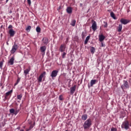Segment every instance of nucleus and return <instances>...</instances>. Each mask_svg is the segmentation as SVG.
Listing matches in <instances>:
<instances>
[{
  "mask_svg": "<svg viewBox=\"0 0 131 131\" xmlns=\"http://www.w3.org/2000/svg\"><path fill=\"white\" fill-rule=\"evenodd\" d=\"M81 119L82 120H86V119H88V115L86 114L82 115Z\"/></svg>",
  "mask_w": 131,
  "mask_h": 131,
  "instance_id": "obj_21",
  "label": "nucleus"
},
{
  "mask_svg": "<svg viewBox=\"0 0 131 131\" xmlns=\"http://www.w3.org/2000/svg\"><path fill=\"white\" fill-rule=\"evenodd\" d=\"M121 128H124L126 130H127L129 128V122L128 121H125L123 122L121 125Z\"/></svg>",
  "mask_w": 131,
  "mask_h": 131,
  "instance_id": "obj_2",
  "label": "nucleus"
},
{
  "mask_svg": "<svg viewBox=\"0 0 131 131\" xmlns=\"http://www.w3.org/2000/svg\"><path fill=\"white\" fill-rule=\"evenodd\" d=\"M91 126H92V119L89 118L84 122L83 127L84 129H89Z\"/></svg>",
  "mask_w": 131,
  "mask_h": 131,
  "instance_id": "obj_1",
  "label": "nucleus"
},
{
  "mask_svg": "<svg viewBox=\"0 0 131 131\" xmlns=\"http://www.w3.org/2000/svg\"><path fill=\"white\" fill-rule=\"evenodd\" d=\"M3 65H4V62L3 61H0V69H3Z\"/></svg>",
  "mask_w": 131,
  "mask_h": 131,
  "instance_id": "obj_33",
  "label": "nucleus"
},
{
  "mask_svg": "<svg viewBox=\"0 0 131 131\" xmlns=\"http://www.w3.org/2000/svg\"><path fill=\"white\" fill-rule=\"evenodd\" d=\"M58 99L59 101H63L64 100V98H63V95H59Z\"/></svg>",
  "mask_w": 131,
  "mask_h": 131,
  "instance_id": "obj_30",
  "label": "nucleus"
},
{
  "mask_svg": "<svg viewBox=\"0 0 131 131\" xmlns=\"http://www.w3.org/2000/svg\"><path fill=\"white\" fill-rule=\"evenodd\" d=\"M17 84H18V82H17L14 84V85H17Z\"/></svg>",
  "mask_w": 131,
  "mask_h": 131,
  "instance_id": "obj_46",
  "label": "nucleus"
},
{
  "mask_svg": "<svg viewBox=\"0 0 131 131\" xmlns=\"http://www.w3.org/2000/svg\"><path fill=\"white\" fill-rule=\"evenodd\" d=\"M46 74H47V73L46 72H43V73H42L40 76H39L38 78V81L39 82H41V81H42V78L44 76H46Z\"/></svg>",
  "mask_w": 131,
  "mask_h": 131,
  "instance_id": "obj_7",
  "label": "nucleus"
},
{
  "mask_svg": "<svg viewBox=\"0 0 131 131\" xmlns=\"http://www.w3.org/2000/svg\"><path fill=\"white\" fill-rule=\"evenodd\" d=\"M60 9H61V7H59V8L58 9H57V10L59 11V10H60Z\"/></svg>",
  "mask_w": 131,
  "mask_h": 131,
  "instance_id": "obj_48",
  "label": "nucleus"
},
{
  "mask_svg": "<svg viewBox=\"0 0 131 131\" xmlns=\"http://www.w3.org/2000/svg\"><path fill=\"white\" fill-rule=\"evenodd\" d=\"M97 81V80H95V79L91 80L90 82V83L88 84V88L91 89L92 86H93L94 84H96Z\"/></svg>",
  "mask_w": 131,
  "mask_h": 131,
  "instance_id": "obj_8",
  "label": "nucleus"
},
{
  "mask_svg": "<svg viewBox=\"0 0 131 131\" xmlns=\"http://www.w3.org/2000/svg\"><path fill=\"white\" fill-rule=\"evenodd\" d=\"M10 113H11L12 114H14V113H15V110L14 108H11L10 110L9 111Z\"/></svg>",
  "mask_w": 131,
  "mask_h": 131,
  "instance_id": "obj_31",
  "label": "nucleus"
},
{
  "mask_svg": "<svg viewBox=\"0 0 131 131\" xmlns=\"http://www.w3.org/2000/svg\"><path fill=\"white\" fill-rule=\"evenodd\" d=\"M9 33L10 34V36L13 37V36L15 35V33H16V32H15V31H14L13 29H10L9 31Z\"/></svg>",
  "mask_w": 131,
  "mask_h": 131,
  "instance_id": "obj_12",
  "label": "nucleus"
},
{
  "mask_svg": "<svg viewBox=\"0 0 131 131\" xmlns=\"http://www.w3.org/2000/svg\"><path fill=\"white\" fill-rule=\"evenodd\" d=\"M124 83L122 86H121V89H128L129 86L128 85V82L127 81L124 80Z\"/></svg>",
  "mask_w": 131,
  "mask_h": 131,
  "instance_id": "obj_9",
  "label": "nucleus"
},
{
  "mask_svg": "<svg viewBox=\"0 0 131 131\" xmlns=\"http://www.w3.org/2000/svg\"><path fill=\"white\" fill-rule=\"evenodd\" d=\"M92 28L93 31H96L97 30V23L96 21H94L92 25Z\"/></svg>",
  "mask_w": 131,
  "mask_h": 131,
  "instance_id": "obj_14",
  "label": "nucleus"
},
{
  "mask_svg": "<svg viewBox=\"0 0 131 131\" xmlns=\"http://www.w3.org/2000/svg\"><path fill=\"white\" fill-rule=\"evenodd\" d=\"M76 85H74L73 87L71 88L70 89V93L72 94H74V92L76 90Z\"/></svg>",
  "mask_w": 131,
  "mask_h": 131,
  "instance_id": "obj_15",
  "label": "nucleus"
},
{
  "mask_svg": "<svg viewBox=\"0 0 131 131\" xmlns=\"http://www.w3.org/2000/svg\"><path fill=\"white\" fill-rule=\"evenodd\" d=\"M67 54V53H66V52L62 53L61 56H62V58L63 59H64V58H65V56H66Z\"/></svg>",
  "mask_w": 131,
  "mask_h": 131,
  "instance_id": "obj_32",
  "label": "nucleus"
},
{
  "mask_svg": "<svg viewBox=\"0 0 131 131\" xmlns=\"http://www.w3.org/2000/svg\"><path fill=\"white\" fill-rule=\"evenodd\" d=\"M27 2H28V5L30 6V5H31V1L30 0H27Z\"/></svg>",
  "mask_w": 131,
  "mask_h": 131,
  "instance_id": "obj_39",
  "label": "nucleus"
},
{
  "mask_svg": "<svg viewBox=\"0 0 131 131\" xmlns=\"http://www.w3.org/2000/svg\"><path fill=\"white\" fill-rule=\"evenodd\" d=\"M6 122H7V119H4V122H2L1 124V126H5L6 125Z\"/></svg>",
  "mask_w": 131,
  "mask_h": 131,
  "instance_id": "obj_29",
  "label": "nucleus"
},
{
  "mask_svg": "<svg viewBox=\"0 0 131 131\" xmlns=\"http://www.w3.org/2000/svg\"><path fill=\"white\" fill-rule=\"evenodd\" d=\"M66 131H68V130H66Z\"/></svg>",
  "mask_w": 131,
  "mask_h": 131,
  "instance_id": "obj_51",
  "label": "nucleus"
},
{
  "mask_svg": "<svg viewBox=\"0 0 131 131\" xmlns=\"http://www.w3.org/2000/svg\"><path fill=\"white\" fill-rule=\"evenodd\" d=\"M13 28V26L12 25H10L8 26V29H11V28Z\"/></svg>",
  "mask_w": 131,
  "mask_h": 131,
  "instance_id": "obj_40",
  "label": "nucleus"
},
{
  "mask_svg": "<svg viewBox=\"0 0 131 131\" xmlns=\"http://www.w3.org/2000/svg\"><path fill=\"white\" fill-rule=\"evenodd\" d=\"M19 130H20V131H25V130H24V129H20Z\"/></svg>",
  "mask_w": 131,
  "mask_h": 131,
  "instance_id": "obj_43",
  "label": "nucleus"
},
{
  "mask_svg": "<svg viewBox=\"0 0 131 131\" xmlns=\"http://www.w3.org/2000/svg\"><path fill=\"white\" fill-rule=\"evenodd\" d=\"M31 29V26H29L27 27V28L26 29V30H27V31H28V30L30 31Z\"/></svg>",
  "mask_w": 131,
  "mask_h": 131,
  "instance_id": "obj_35",
  "label": "nucleus"
},
{
  "mask_svg": "<svg viewBox=\"0 0 131 131\" xmlns=\"http://www.w3.org/2000/svg\"><path fill=\"white\" fill-rule=\"evenodd\" d=\"M90 52L92 54H94L95 52H96V49L94 47H91Z\"/></svg>",
  "mask_w": 131,
  "mask_h": 131,
  "instance_id": "obj_22",
  "label": "nucleus"
},
{
  "mask_svg": "<svg viewBox=\"0 0 131 131\" xmlns=\"http://www.w3.org/2000/svg\"><path fill=\"white\" fill-rule=\"evenodd\" d=\"M58 73H59V71L58 70H53L51 74L50 75V76L52 77V78H55V77H57V75H58Z\"/></svg>",
  "mask_w": 131,
  "mask_h": 131,
  "instance_id": "obj_4",
  "label": "nucleus"
},
{
  "mask_svg": "<svg viewBox=\"0 0 131 131\" xmlns=\"http://www.w3.org/2000/svg\"><path fill=\"white\" fill-rule=\"evenodd\" d=\"M33 126H34V125L31 124V125L30 126V127H29V129L30 130V129H31L32 128H33Z\"/></svg>",
  "mask_w": 131,
  "mask_h": 131,
  "instance_id": "obj_38",
  "label": "nucleus"
},
{
  "mask_svg": "<svg viewBox=\"0 0 131 131\" xmlns=\"http://www.w3.org/2000/svg\"><path fill=\"white\" fill-rule=\"evenodd\" d=\"M17 100H19V101H21L22 99V94L17 95Z\"/></svg>",
  "mask_w": 131,
  "mask_h": 131,
  "instance_id": "obj_28",
  "label": "nucleus"
},
{
  "mask_svg": "<svg viewBox=\"0 0 131 131\" xmlns=\"http://www.w3.org/2000/svg\"><path fill=\"white\" fill-rule=\"evenodd\" d=\"M102 26H103L104 28H107V27H108V24L107 22L104 21L103 23L102 24Z\"/></svg>",
  "mask_w": 131,
  "mask_h": 131,
  "instance_id": "obj_25",
  "label": "nucleus"
},
{
  "mask_svg": "<svg viewBox=\"0 0 131 131\" xmlns=\"http://www.w3.org/2000/svg\"><path fill=\"white\" fill-rule=\"evenodd\" d=\"M47 50V47L46 46H42L40 48V51L41 53L42 56L43 57L46 54V51Z\"/></svg>",
  "mask_w": 131,
  "mask_h": 131,
  "instance_id": "obj_5",
  "label": "nucleus"
},
{
  "mask_svg": "<svg viewBox=\"0 0 131 131\" xmlns=\"http://www.w3.org/2000/svg\"><path fill=\"white\" fill-rule=\"evenodd\" d=\"M20 81V79H17V82H19Z\"/></svg>",
  "mask_w": 131,
  "mask_h": 131,
  "instance_id": "obj_42",
  "label": "nucleus"
},
{
  "mask_svg": "<svg viewBox=\"0 0 131 131\" xmlns=\"http://www.w3.org/2000/svg\"><path fill=\"white\" fill-rule=\"evenodd\" d=\"M14 61H15V57L12 56L8 62V65H14Z\"/></svg>",
  "mask_w": 131,
  "mask_h": 131,
  "instance_id": "obj_10",
  "label": "nucleus"
},
{
  "mask_svg": "<svg viewBox=\"0 0 131 131\" xmlns=\"http://www.w3.org/2000/svg\"><path fill=\"white\" fill-rule=\"evenodd\" d=\"M111 131H117V128L113 127L111 129Z\"/></svg>",
  "mask_w": 131,
  "mask_h": 131,
  "instance_id": "obj_36",
  "label": "nucleus"
},
{
  "mask_svg": "<svg viewBox=\"0 0 131 131\" xmlns=\"http://www.w3.org/2000/svg\"><path fill=\"white\" fill-rule=\"evenodd\" d=\"M66 41H68V38L66 39Z\"/></svg>",
  "mask_w": 131,
  "mask_h": 131,
  "instance_id": "obj_49",
  "label": "nucleus"
},
{
  "mask_svg": "<svg viewBox=\"0 0 131 131\" xmlns=\"http://www.w3.org/2000/svg\"><path fill=\"white\" fill-rule=\"evenodd\" d=\"M91 38V36L89 35L86 37V39L84 41V45H88V42H89V40Z\"/></svg>",
  "mask_w": 131,
  "mask_h": 131,
  "instance_id": "obj_20",
  "label": "nucleus"
},
{
  "mask_svg": "<svg viewBox=\"0 0 131 131\" xmlns=\"http://www.w3.org/2000/svg\"><path fill=\"white\" fill-rule=\"evenodd\" d=\"M41 29L40 27H39V26H37L36 28V31H37V32H38V33H40L41 31Z\"/></svg>",
  "mask_w": 131,
  "mask_h": 131,
  "instance_id": "obj_27",
  "label": "nucleus"
},
{
  "mask_svg": "<svg viewBox=\"0 0 131 131\" xmlns=\"http://www.w3.org/2000/svg\"><path fill=\"white\" fill-rule=\"evenodd\" d=\"M23 128H24V129L26 128V126H24L23 127Z\"/></svg>",
  "mask_w": 131,
  "mask_h": 131,
  "instance_id": "obj_44",
  "label": "nucleus"
},
{
  "mask_svg": "<svg viewBox=\"0 0 131 131\" xmlns=\"http://www.w3.org/2000/svg\"><path fill=\"white\" fill-rule=\"evenodd\" d=\"M18 50V45L16 44V42H14L13 46H12V48L11 50V54H15L16 53V51Z\"/></svg>",
  "mask_w": 131,
  "mask_h": 131,
  "instance_id": "obj_3",
  "label": "nucleus"
},
{
  "mask_svg": "<svg viewBox=\"0 0 131 131\" xmlns=\"http://www.w3.org/2000/svg\"><path fill=\"white\" fill-rule=\"evenodd\" d=\"M20 128H21V127H20V126H18V127H17V129H20Z\"/></svg>",
  "mask_w": 131,
  "mask_h": 131,
  "instance_id": "obj_47",
  "label": "nucleus"
},
{
  "mask_svg": "<svg viewBox=\"0 0 131 131\" xmlns=\"http://www.w3.org/2000/svg\"><path fill=\"white\" fill-rule=\"evenodd\" d=\"M31 67L29 66L28 69L25 70L24 71V74L25 76H27L28 74H29V72L30 71Z\"/></svg>",
  "mask_w": 131,
  "mask_h": 131,
  "instance_id": "obj_13",
  "label": "nucleus"
},
{
  "mask_svg": "<svg viewBox=\"0 0 131 131\" xmlns=\"http://www.w3.org/2000/svg\"><path fill=\"white\" fill-rule=\"evenodd\" d=\"M101 47H105V45H104V43H103V42H101Z\"/></svg>",
  "mask_w": 131,
  "mask_h": 131,
  "instance_id": "obj_41",
  "label": "nucleus"
},
{
  "mask_svg": "<svg viewBox=\"0 0 131 131\" xmlns=\"http://www.w3.org/2000/svg\"><path fill=\"white\" fill-rule=\"evenodd\" d=\"M129 126H131V123H130Z\"/></svg>",
  "mask_w": 131,
  "mask_h": 131,
  "instance_id": "obj_50",
  "label": "nucleus"
},
{
  "mask_svg": "<svg viewBox=\"0 0 131 131\" xmlns=\"http://www.w3.org/2000/svg\"><path fill=\"white\" fill-rule=\"evenodd\" d=\"M42 41H43V43H44V45H46V46H47V45H48V42H49V39L47 37L43 38Z\"/></svg>",
  "mask_w": 131,
  "mask_h": 131,
  "instance_id": "obj_18",
  "label": "nucleus"
},
{
  "mask_svg": "<svg viewBox=\"0 0 131 131\" xmlns=\"http://www.w3.org/2000/svg\"><path fill=\"white\" fill-rule=\"evenodd\" d=\"M12 93H13V90H11L10 91L7 92L5 95V99H8V97H9V96H10V95H12Z\"/></svg>",
  "mask_w": 131,
  "mask_h": 131,
  "instance_id": "obj_16",
  "label": "nucleus"
},
{
  "mask_svg": "<svg viewBox=\"0 0 131 131\" xmlns=\"http://www.w3.org/2000/svg\"><path fill=\"white\" fill-rule=\"evenodd\" d=\"M67 12L68 14H72V8L71 7H67Z\"/></svg>",
  "mask_w": 131,
  "mask_h": 131,
  "instance_id": "obj_19",
  "label": "nucleus"
},
{
  "mask_svg": "<svg viewBox=\"0 0 131 131\" xmlns=\"http://www.w3.org/2000/svg\"><path fill=\"white\" fill-rule=\"evenodd\" d=\"M121 30H122V25H119L118 27V32H121Z\"/></svg>",
  "mask_w": 131,
  "mask_h": 131,
  "instance_id": "obj_23",
  "label": "nucleus"
},
{
  "mask_svg": "<svg viewBox=\"0 0 131 131\" xmlns=\"http://www.w3.org/2000/svg\"><path fill=\"white\" fill-rule=\"evenodd\" d=\"M105 36L103 35V34L100 35L99 36V41L102 42V41H103V40H104V39H105Z\"/></svg>",
  "mask_w": 131,
  "mask_h": 131,
  "instance_id": "obj_17",
  "label": "nucleus"
},
{
  "mask_svg": "<svg viewBox=\"0 0 131 131\" xmlns=\"http://www.w3.org/2000/svg\"><path fill=\"white\" fill-rule=\"evenodd\" d=\"M66 49V45H65V44H62L60 46L59 48V51L61 53H63V52H65Z\"/></svg>",
  "mask_w": 131,
  "mask_h": 131,
  "instance_id": "obj_11",
  "label": "nucleus"
},
{
  "mask_svg": "<svg viewBox=\"0 0 131 131\" xmlns=\"http://www.w3.org/2000/svg\"><path fill=\"white\" fill-rule=\"evenodd\" d=\"M81 36H82V38H83V39L84 38V37H85V36H86L85 33H84V32H82Z\"/></svg>",
  "mask_w": 131,
  "mask_h": 131,
  "instance_id": "obj_34",
  "label": "nucleus"
},
{
  "mask_svg": "<svg viewBox=\"0 0 131 131\" xmlns=\"http://www.w3.org/2000/svg\"><path fill=\"white\" fill-rule=\"evenodd\" d=\"M120 22H121V24H123L124 25H126L127 23H129V22H130V20L128 19H126L125 18H121L120 20Z\"/></svg>",
  "mask_w": 131,
  "mask_h": 131,
  "instance_id": "obj_6",
  "label": "nucleus"
},
{
  "mask_svg": "<svg viewBox=\"0 0 131 131\" xmlns=\"http://www.w3.org/2000/svg\"><path fill=\"white\" fill-rule=\"evenodd\" d=\"M75 24H76V20H75V19H74L72 21L71 25H72V26H75Z\"/></svg>",
  "mask_w": 131,
  "mask_h": 131,
  "instance_id": "obj_26",
  "label": "nucleus"
},
{
  "mask_svg": "<svg viewBox=\"0 0 131 131\" xmlns=\"http://www.w3.org/2000/svg\"><path fill=\"white\" fill-rule=\"evenodd\" d=\"M111 17H112V18H113L114 20H116V17L115 16V14L113 12H111Z\"/></svg>",
  "mask_w": 131,
  "mask_h": 131,
  "instance_id": "obj_24",
  "label": "nucleus"
},
{
  "mask_svg": "<svg viewBox=\"0 0 131 131\" xmlns=\"http://www.w3.org/2000/svg\"><path fill=\"white\" fill-rule=\"evenodd\" d=\"M19 113V111H14V113L13 114H14V115H17V114H18V113Z\"/></svg>",
  "mask_w": 131,
  "mask_h": 131,
  "instance_id": "obj_37",
  "label": "nucleus"
},
{
  "mask_svg": "<svg viewBox=\"0 0 131 131\" xmlns=\"http://www.w3.org/2000/svg\"><path fill=\"white\" fill-rule=\"evenodd\" d=\"M29 130H30V129H29H29H26V131H29Z\"/></svg>",
  "mask_w": 131,
  "mask_h": 131,
  "instance_id": "obj_45",
  "label": "nucleus"
}]
</instances>
